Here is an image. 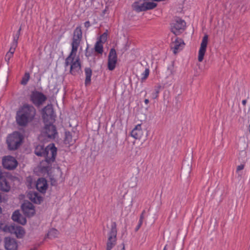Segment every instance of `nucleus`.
Returning <instances> with one entry per match:
<instances>
[{
  "label": "nucleus",
  "instance_id": "35",
  "mask_svg": "<svg viewBox=\"0 0 250 250\" xmlns=\"http://www.w3.org/2000/svg\"><path fill=\"white\" fill-rule=\"evenodd\" d=\"M246 101L245 100H243V101H242V104H243L244 105H245V104H246Z\"/></svg>",
  "mask_w": 250,
  "mask_h": 250
},
{
  "label": "nucleus",
  "instance_id": "3",
  "mask_svg": "<svg viewBox=\"0 0 250 250\" xmlns=\"http://www.w3.org/2000/svg\"><path fill=\"white\" fill-rule=\"evenodd\" d=\"M35 108L28 104H24L17 111L16 121L18 125L25 126L32 122L36 115Z\"/></svg>",
  "mask_w": 250,
  "mask_h": 250
},
{
  "label": "nucleus",
  "instance_id": "34",
  "mask_svg": "<svg viewBox=\"0 0 250 250\" xmlns=\"http://www.w3.org/2000/svg\"><path fill=\"white\" fill-rule=\"evenodd\" d=\"M120 250H125V247L124 244H122V248Z\"/></svg>",
  "mask_w": 250,
  "mask_h": 250
},
{
  "label": "nucleus",
  "instance_id": "32",
  "mask_svg": "<svg viewBox=\"0 0 250 250\" xmlns=\"http://www.w3.org/2000/svg\"><path fill=\"white\" fill-rule=\"evenodd\" d=\"M244 168V165L243 164H241L237 166L236 170H237V171H238L243 169Z\"/></svg>",
  "mask_w": 250,
  "mask_h": 250
},
{
  "label": "nucleus",
  "instance_id": "6",
  "mask_svg": "<svg viewBox=\"0 0 250 250\" xmlns=\"http://www.w3.org/2000/svg\"><path fill=\"white\" fill-rule=\"evenodd\" d=\"M171 31L175 35H179L184 31L186 27V22L182 19L177 18L171 23Z\"/></svg>",
  "mask_w": 250,
  "mask_h": 250
},
{
  "label": "nucleus",
  "instance_id": "30",
  "mask_svg": "<svg viewBox=\"0 0 250 250\" xmlns=\"http://www.w3.org/2000/svg\"><path fill=\"white\" fill-rule=\"evenodd\" d=\"M30 78V75L28 73H25L24 75L22 78L21 83L23 85L27 84Z\"/></svg>",
  "mask_w": 250,
  "mask_h": 250
},
{
  "label": "nucleus",
  "instance_id": "23",
  "mask_svg": "<svg viewBox=\"0 0 250 250\" xmlns=\"http://www.w3.org/2000/svg\"><path fill=\"white\" fill-rule=\"evenodd\" d=\"M28 198L36 204H40L42 201V198L38 193L34 191H30L27 194Z\"/></svg>",
  "mask_w": 250,
  "mask_h": 250
},
{
  "label": "nucleus",
  "instance_id": "24",
  "mask_svg": "<svg viewBox=\"0 0 250 250\" xmlns=\"http://www.w3.org/2000/svg\"><path fill=\"white\" fill-rule=\"evenodd\" d=\"M60 234L59 231L54 228L49 229L45 236V239H52L57 238Z\"/></svg>",
  "mask_w": 250,
  "mask_h": 250
},
{
  "label": "nucleus",
  "instance_id": "37",
  "mask_svg": "<svg viewBox=\"0 0 250 250\" xmlns=\"http://www.w3.org/2000/svg\"><path fill=\"white\" fill-rule=\"evenodd\" d=\"M30 250H36V249H31Z\"/></svg>",
  "mask_w": 250,
  "mask_h": 250
},
{
  "label": "nucleus",
  "instance_id": "1",
  "mask_svg": "<svg viewBox=\"0 0 250 250\" xmlns=\"http://www.w3.org/2000/svg\"><path fill=\"white\" fill-rule=\"evenodd\" d=\"M82 37L81 27H77L74 30L71 43L72 49L68 57L65 60V66H70V72L73 75L79 73L81 70L79 58L76 57V53Z\"/></svg>",
  "mask_w": 250,
  "mask_h": 250
},
{
  "label": "nucleus",
  "instance_id": "18",
  "mask_svg": "<svg viewBox=\"0 0 250 250\" xmlns=\"http://www.w3.org/2000/svg\"><path fill=\"white\" fill-rule=\"evenodd\" d=\"M185 45L184 41L179 38H176L171 44V47L173 50L174 54H176L179 51L182 50Z\"/></svg>",
  "mask_w": 250,
  "mask_h": 250
},
{
  "label": "nucleus",
  "instance_id": "29",
  "mask_svg": "<svg viewBox=\"0 0 250 250\" xmlns=\"http://www.w3.org/2000/svg\"><path fill=\"white\" fill-rule=\"evenodd\" d=\"M161 88V86L160 85L155 87L154 92L151 94V97L152 99H154L158 97Z\"/></svg>",
  "mask_w": 250,
  "mask_h": 250
},
{
  "label": "nucleus",
  "instance_id": "17",
  "mask_svg": "<svg viewBox=\"0 0 250 250\" xmlns=\"http://www.w3.org/2000/svg\"><path fill=\"white\" fill-rule=\"evenodd\" d=\"M12 219L14 221L22 225L26 224L27 221L25 217H24L20 212L19 210H15L12 215Z\"/></svg>",
  "mask_w": 250,
  "mask_h": 250
},
{
  "label": "nucleus",
  "instance_id": "5",
  "mask_svg": "<svg viewBox=\"0 0 250 250\" xmlns=\"http://www.w3.org/2000/svg\"><path fill=\"white\" fill-rule=\"evenodd\" d=\"M0 229L4 232L15 234L18 238H22L25 233V230L22 227L8 225L2 222H0Z\"/></svg>",
  "mask_w": 250,
  "mask_h": 250
},
{
  "label": "nucleus",
  "instance_id": "8",
  "mask_svg": "<svg viewBox=\"0 0 250 250\" xmlns=\"http://www.w3.org/2000/svg\"><path fill=\"white\" fill-rule=\"evenodd\" d=\"M2 164L4 168L8 170H13L18 166V162L15 157L11 155H7L3 157Z\"/></svg>",
  "mask_w": 250,
  "mask_h": 250
},
{
  "label": "nucleus",
  "instance_id": "15",
  "mask_svg": "<svg viewBox=\"0 0 250 250\" xmlns=\"http://www.w3.org/2000/svg\"><path fill=\"white\" fill-rule=\"evenodd\" d=\"M117 54L114 49H111L109 52L108 60V68L110 70H113L117 62Z\"/></svg>",
  "mask_w": 250,
  "mask_h": 250
},
{
  "label": "nucleus",
  "instance_id": "27",
  "mask_svg": "<svg viewBox=\"0 0 250 250\" xmlns=\"http://www.w3.org/2000/svg\"><path fill=\"white\" fill-rule=\"evenodd\" d=\"M44 149L45 148L42 145H38L35 148V153L38 156H42Z\"/></svg>",
  "mask_w": 250,
  "mask_h": 250
},
{
  "label": "nucleus",
  "instance_id": "12",
  "mask_svg": "<svg viewBox=\"0 0 250 250\" xmlns=\"http://www.w3.org/2000/svg\"><path fill=\"white\" fill-rule=\"evenodd\" d=\"M31 100L37 106H39L46 100V97L44 95L37 91L33 92L31 95Z\"/></svg>",
  "mask_w": 250,
  "mask_h": 250
},
{
  "label": "nucleus",
  "instance_id": "28",
  "mask_svg": "<svg viewBox=\"0 0 250 250\" xmlns=\"http://www.w3.org/2000/svg\"><path fill=\"white\" fill-rule=\"evenodd\" d=\"M21 29H19L17 33L13 36V42L11 44V46L16 48L18 44V41L20 36Z\"/></svg>",
  "mask_w": 250,
  "mask_h": 250
},
{
  "label": "nucleus",
  "instance_id": "25",
  "mask_svg": "<svg viewBox=\"0 0 250 250\" xmlns=\"http://www.w3.org/2000/svg\"><path fill=\"white\" fill-rule=\"evenodd\" d=\"M85 83L86 85L89 84L91 82V77L92 75V71L90 68H86L85 69Z\"/></svg>",
  "mask_w": 250,
  "mask_h": 250
},
{
  "label": "nucleus",
  "instance_id": "33",
  "mask_svg": "<svg viewBox=\"0 0 250 250\" xmlns=\"http://www.w3.org/2000/svg\"><path fill=\"white\" fill-rule=\"evenodd\" d=\"M144 103L146 104H147L149 103V100L148 99H145L144 101Z\"/></svg>",
  "mask_w": 250,
  "mask_h": 250
},
{
  "label": "nucleus",
  "instance_id": "22",
  "mask_svg": "<svg viewBox=\"0 0 250 250\" xmlns=\"http://www.w3.org/2000/svg\"><path fill=\"white\" fill-rule=\"evenodd\" d=\"M10 189V186L6 181L5 177L0 172V190L7 192Z\"/></svg>",
  "mask_w": 250,
  "mask_h": 250
},
{
  "label": "nucleus",
  "instance_id": "10",
  "mask_svg": "<svg viewBox=\"0 0 250 250\" xmlns=\"http://www.w3.org/2000/svg\"><path fill=\"white\" fill-rule=\"evenodd\" d=\"M106 250H111L116 243L117 230L115 226L112 225L107 234Z\"/></svg>",
  "mask_w": 250,
  "mask_h": 250
},
{
  "label": "nucleus",
  "instance_id": "19",
  "mask_svg": "<svg viewBox=\"0 0 250 250\" xmlns=\"http://www.w3.org/2000/svg\"><path fill=\"white\" fill-rule=\"evenodd\" d=\"M144 135L141 124L137 125L131 132V136L135 139L140 140Z\"/></svg>",
  "mask_w": 250,
  "mask_h": 250
},
{
  "label": "nucleus",
  "instance_id": "11",
  "mask_svg": "<svg viewBox=\"0 0 250 250\" xmlns=\"http://www.w3.org/2000/svg\"><path fill=\"white\" fill-rule=\"evenodd\" d=\"M21 208L23 213L27 217H32L35 214V207L29 202H25L22 204Z\"/></svg>",
  "mask_w": 250,
  "mask_h": 250
},
{
  "label": "nucleus",
  "instance_id": "14",
  "mask_svg": "<svg viewBox=\"0 0 250 250\" xmlns=\"http://www.w3.org/2000/svg\"><path fill=\"white\" fill-rule=\"evenodd\" d=\"M208 42V36L207 35H205L203 38L198 52V60L200 62H202L203 60L204 55L206 52Z\"/></svg>",
  "mask_w": 250,
  "mask_h": 250
},
{
  "label": "nucleus",
  "instance_id": "4",
  "mask_svg": "<svg viewBox=\"0 0 250 250\" xmlns=\"http://www.w3.org/2000/svg\"><path fill=\"white\" fill-rule=\"evenodd\" d=\"M23 140V135L19 132L15 131L9 134L6 139L8 149L11 150L17 149L22 144Z\"/></svg>",
  "mask_w": 250,
  "mask_h": 250
},
{
  "label": "nucleus",
  "instance_id": "9",
  "mask_svg": "<svg viewBox=\"0 0 250 250\" xmlns=\"http://www.w3.org/2000/svg\"><path fill=\"white\" fill-rule=\"evenodd\" d=\"M157 5V3L152 1H146L142 3L135 2L133 4L132 7L135 11L141 12L152 9L155 8Z\"/></svg>",
  "mask_w": 250,
  "mask_h": 250
},
{
  "label": "nucleus",
  "instance_id": "13",
  "mask_svg": "<svg viewBox=\"0 0 250 250\" xmlns=\"http://www.w3.org/2000/svg\"><path fill=\"white\" fill-rule=\"evenodd\" d=\"M107 38V34L106 33H103L98 39L96 42L94 49L97 53L102 54L103 52V44L106 41Z\"/></svg>",
  "mask_w": 250,
  "mask_h": 250
},
{
  "label": "nucleus",
  "instance_id": "7",
  "mask_svg": "<svg viewBox=\"0 0 250 250\" xmlns=\"http://www.w3.org/2000/svg\"><path fill=\"white\" fill-rule=\"evenodd\" d=\"M57 154V148L54 144L49 145L45 148L44 153L42 155L45 158L47 163H50L54 162Z\"/></svg>",
  "mask_w": 250,
  "mask_h": 250
},
{
  "label": "nucleus",
  "instance_id": "21",
  "mask_svg": "<svg viewBox=\"0 0 250 250\" xmlns=\"http://www.w3.org/2000/svg\"><path fill=\"white\" fill-rule=\"evenodd\" d=\"M37 189L41 192H45L48 185L46 180L44 178H39L36 183Z\"/></svg>",
  "mask_w": 250,
  "mask_h": 250
},
{
  "label": "nucleus",
  "instance_id": "20",
  "mask_svg": "<svg viewBox=\"0 0 250 250\" xmlns=\"http://www.w3.org/2000/svg\"><path fill=\"white\" fill-rule=\"evenodd\" d=\"M77 139V136L76 135V133L74 132H65V138L64 139V143L66 145L71 146L73 145L76 140Z\"/></svg>",
  "mask_w": 250,
  "mask_h": 250
},
{
  "label": "nucleus",
  "instance_id": "16",
  "mask_svg": "<svg viewBox=\"0 0 250 250\" xmlns=\"http://www.w3.org/2000/svg\"><path fill=\"white\" fill-rule=\"evenodd\" d=\"M4 248L6 250H18V242L14 238L6 237L4 239Z\"/></svg>",
  "mask_w": 250,
  "mask_h": 250
},
{
  "label": "nucleus",
  "instance_id": "36",
  "mask_svg": "<svg viewBox=\"0 0 250 250\" xmlns=\"http://www.w3.org/2000/svg\"><path fill=\"white\" fill-rule=\"evenodd\" d=\"M163 250H167V246H166L164 248V249H163Z\"/></svg>",
  "mask_w": 250,
  "mask_h": 250
},
{
  "label": "nucleus",
  "instance_id": "26",
  "mask_svg": "<svg viewBox=\"0 0 250 250\" xmlns=\"http://www.w3.org/2000/svg\"><path fill=\"white\" fill-rule=\"evenodd\" d=\"M16 48L15 47L10 46L9 51L6 53L5 60L7 63L9 62L10 59L13 57Z\"/></svg>",
  "mask_w": 250,
  "mask_h": 250
},
{
  "label": "nucleus",
  "instance_id": "2",
  "mask_svg": "<svg viewBox=\"0 0 250 250\" xmlns=\"http://www.w3.org/2000/svg\"><path fill=\"white\" fill-rule=\"evenodd\" d=\"M42 118L45 124L42 129L41 137L44 140H53L58 136L56 127L53 125L55 120V116L51 105H48L42 109Z\"/></svg>",
  "mask_w": 250,
  "mask_h": 250
},
{
  "label": "nucleus",
  "instance_id": "31",
  "mask_svg": "<svg viewBox=\"0 0 250 250\" xmlns=\"http://www.w3.org/2000/svg\"><path fill=\"white\" fill-rule=\"evenodd\" d=\"M149 74V70L148 68H146L144 72L142 74V80H146Z\"/></svg>",
  "mask_w": 250,
  "mask_h": 250
}]
</instances>
